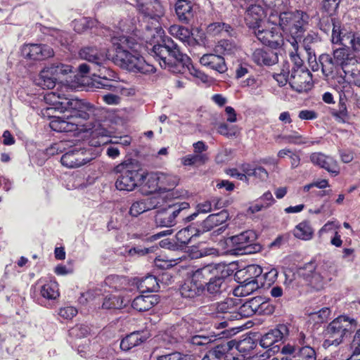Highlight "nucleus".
Listing matches in <instances>:
<instances>
[{"label":"nucleus","instance_id":"obj_53","mask_svg":"<svg viewBox=\"0 0 360 360\" xmlns=\"http://www.w3.org/2000/svg\"><path fill=\"white\" fill-rule=\"evenodd\" d=\"M143 292H155L160 288L159 283L155 276L150 275L143 278L140 283Z\"/></svg>","mask_w":360,"mask_h":360},{"label":"nucleus","instance_id":"obj_7","mask_svg":"<svg viewBox=\"0 0 360 360\" xmlns=\"http://www.w3.org/2000/svg\"><path fill=\"white\" fill-rule=\"evenodd\" d=\"M115 172L118 174L115 187L119 191H132L143 181L144 173L139 162L129 159L117 165Z\"/></svg>","mask_w":360,"mask_h":360},{"label":"nucleus","instance_id":"obj_2","mask_svg":"<svg viewBox=\"0 0 360 360\" xmlns=\"http://www.w3.org/2000/svg\"><path fill=\"white\" fill-rule=\"evenodd\" d=\"M111 42L114 54L113 63L122 69L133 73L149 75L155 72L153 65L147 63L139 53L143 42V37L134 39L130 36H112Z\"/></svg>","mask_w":360,"mask_h":360},{"label":"nucleus","instance_id":"obj_62","mask_svg":"<svg viewBox=\"0 0 360 360\" xmlns=\"http://www.w3.org/2000/svg\"><path fill=\"white\" fill-rule=\"evenodd\" d=\"M255 347V342L250 337L245 338L238 342L236 345L237 349L242 353L247 354Z\"/></svg>","mask_w":360,"mask_h":360},{"label":"nucleus","instance_id":"obj_52","mask_svg":"<svg viewBox=\"0 0 360 360\" xmlns=\"http://www.w3.org/2000/svg\"><path fill=\"white\" fill-rule=\"evenodd\" d=\"M105 283L111 288L120 290L125 288L127 285V280L124 276L110 275L105 278Z\"/></svg>","mask_w":360,"mask_h":360},{"label":"nucleus","instance_id":"obj_55","mask_svg":"<svg viewBox=\"0 0 360 360\" xmlns=\"http://www.w3.org/2000/svg\"><path fill=\"white\" fill-rule=\"evenodd\" d=\"M155 249V247L143 248L139 245L131 248L129 250H126L124 255L126 257H129L131 258H138L139 257L146 255L150 252H153Z\"/></svg>","mask_w":360,"mask_h":360},{"label":"nucleus","instance_id":"obj_27","mask_svg":"<svg viewBox=\"0 0 360 360\" xmlns=\"http://www.w3.org/2000/svg\"><path fill=\"white\" fill-rule=\"evenodd\" d=\"M178 19L186 24L189 23L194 15L192 3L187 0H178L175 5Z\"/></svg>","mask_w":360,"mask_h":360},{"label":"nucleus","instance_id":"obj_12","mask_svg":"<svg viewBox=\"0 0 360 360\" xmlns=\"http://www.w3.org/2000/svg\"><path fill=\"white\" fill-rule=\"evenodd\" d=\"M275 17L274 15H271L268 22L253 30L254 34L258 40L273 49L281 47L283 44L280 28L276 25L277 20L274 19Z\"/></svg>","mask_w":360,"mask_h":360},{"label":"nucleus","instance_id":"obj_41","mask_svg":"<svg viewBox=\"0 0 360 360\" xmlns=\"http://www.w3.org/2000/svg\"><path fill=\"white\" fill-rule=\"evenodd\" d=\"M239 47L233 40L221 39L214 46V51L218 54L232 55L236 53Z\"/></svg>","mask_w":360,"mask_h":360},{"label":"nucleus","instance_id":"obj_33","mask_svg":"<svg viewBox=\"0 0 360 360\" xmlns=\"http://www.w3.org/2000/svg\"><path fill=\"white\" fill-rule=\"evenodd\" d=\"M206 31L209 35L212 36L226 34L233 37L236 35L234 29L230 25L223 22L210 23L207 27Z\"/></svg>","mask_w":360,"mask_h":360},{"label":"nucleus","instance_id":"obj_63","mask_svg":"<svg viewBox=\"0 0 360 360\" xmlns=\"http://www.w3.org/2000/svg\"><path fill=\"white\" fill-rule=\"evenodd\" d=\"M254 314L255 313L249 306V303L246 301L239 307L238 311L236 310V313H233V315H230V316L231 318H236V320H238L242 317H250Z\"/></svg>","mask_w":360,"mask_h":360},{"label":"nucleus","instance_id":"obj_11","mask_svg":"<svg viewBox=\"0 0 360 360\" xmlns=\"http://www.w3.org/2000/svg\"><path fill=\"white\" fill-rule=\"evenodd\" d=\"M257 238L255 231L247 230L228 238L226 244L233 250L240 252L241 255L255 254L262 250V245L255 242Z\"/></svg>","mask_w":360,"mask_h":360},{"label":"nucleus","instance_id":"obj_39","mask_svg":"<svg viewBox=\"0 0 360 360\" xmlns=\"http://www.w3.org/2000/svg\"><path fill=\"white\" fill-rule=\"evenodd\" d=\"M155 220L157 226L160 227L170 228L177 223L166 205L158 210Z\"/></svg>","mask_w":360,"mask_h":360},{"label":"nucleus","instance_id":"obj_1","mask_svg":"<svg viewBox=\"0 0 360 360\" xmlns=\"http://www.w3.org/2000/svg\"><path fill=\"white\" fill-rule=\"evenodd\" d=\"M45 101L54 109L64 115L53 116L49 123L51 129L57 132L86 131L90 128L85 122L94 119L96 108L89 103L77 98H61L54 92L45 95Z\"/></svg>","mask_w":360,"mask_h":360},{"label":"nucleus","instance_id":"obj_29","mask_svg":"<svg viewBox=\"0 0 360 360\" xmlns=\"http://www.w3.org/2000/svg\"><path fill=\"white\" fill-rule=\"evenodd\" d=\"M148 338V333L134 331L122 340L120 342V348L124 351H128L143 342Z\"/></svg>","mask_w":360,"mask_h":360},{"label":"nucleus","instance_id":"obj_46","mask_svg":"<svg viewBox=\"0 0 360 360\" xmlns=\"http://www.w3.org/2000/svg\"><path fill=\"white\" fill-rule=\"evenodd\" d=\"M277 139H281L284 143L302 145L309 143V145H314L318 143V141H308L306 138L303 137L297 131L292 132L288 135H278Z\"/></svg>","mask_w":360,"mask_h":360},{"label":"nucleus","instance_id":"obj_36","mask_svg":"<svg viewBox=\"0 0 360 360\" xmlns=\"http://www.w3.org/2000/svg\"><path fill=\"white\" fill-rule=\"evenodd\" d=\"M205 291V285H198L191 279L182 285L180 292L186 298H194L200 296Z\"/></svg>","mask_w":360,"mask_h":360},{"label":"nucleus","instance_id":"obj_49","mask_svg":"<svg viewBox=\"0 0 360 360\" xmlns=\"http://www.w3.org/2000/svg\"><path fill=\"white\" fill-rule=\"evenodd\" d=\"M213 268L212 266H206L195 271L191 276V280L198 285H205V280L210 278Z\"/></svg>","mask_w":360,"mask_h":360},{"label":"nucleus","instance_id":"obj_58","mask_svg":"<svg viewBox=\"0 0 360 360\" xmlns=\"http://www.w3.org/2000/svg\"><path fill=\"white\" fill-rule=\"evenodd\" d=\"M166 197H167V194L165 195V196H162L161 195H157L145 199L144 200L148 211L163 207L165 202L164 199Z\"/></svg>","mask_w":360,"mask_h":360},{"label":"nucleus","instance_id":"obj_13","mask_svg":"<svg viewBox=\"0 0 360 360\" xmlns=\"http://www.w3.org/2000/svg\"><path fill=\"white\" fill-rule=\"evenodd\" d=\"M96 154L91 148H82L75 146L65 152L60 158L61 164L68 168L82 167L91 162Z\"/></svg>","mask_w":360,"mask_h":360},{"label":"nucleus","instance_id":"obj_4","mask_svg":"<svg viewBox=\"0 0 360 360\" xmlns=\"http://www.w3.org/2000/svg\"><path fill=\"white\" fill-rule=\"evenodd\" d=\"M152 51L162 68L176 74L188 72L203 82L207 80V76L193 66L190 58L180 51L170 37H162L160 42L153 46Z\"/></svg>","mask_w":360,"mask_h":360},{"label":"nucleus","instance_id":"obj_9","mask_svg":"<svg viewBox=\"0 0 360 360\" xmlns=\"http://www.w3.org/2000/svg\"><path fill=\"white\" fill-rule=\"evenodd\" d=\"M356 321L346 316H340L331 321L325 330L326 339L323 347L328 348L331 345H339L345 337L349 335L356 328Z\"/></svg>","mask_w":360,"mask_h":360},{"label":"nucleus","instance_id":"obj_16","mask_svg":"<svg viewBox=\"0 0 360 360\" xmlns=\"http://www.w3.org/2000/svg\"><path fill=\"white\" fill-rule=\"evenodd\" d=\"M312 75L307 69L290 70L289 84L295 91L302 93L312 86Z\"/></svg>","mask_w":360,"mask_h":360},{"label":"nucleus","instance_id":"obj_38","mask_svg":"<svg viewBox=\"0 0 360 360\" xmlns=\"http://www.w3.org/2000/svg\"><path fill=\"white\" fill-rule=\"evenodd\" d=\"M356 56H357L350 53L349 49L339 48L333 50L332 57L334 63L342 70L345 68V65H348L349 60L355 58Z\"/></svg>","mask_w":360,"mask_h":360},{"label":"nucleus","instance_id":"obj_17","mask_svg":"<svg viewBox=\"0 0 360 360\" xmlns=\"http://www.w3.org/2000/svg\"><path fill=\"white\" fill-rule=\"evenodd\" d=\"M22 56L32 60H41L53 56L54 52L51 47L46 44H27L21 48Z\"/></svg>","mask_w":360,"mask_h":360},{"label":"nucleus","instance_id":"obj_45","mask_svg":"<svg viewBox=\"0 0 360 360\" xmlns=\"http://www.w3.org/2000/svg\"><path fill=\"white\" fill-rule=\"evenodd\" d=\"M127 301L116 295H107L103 300L102 308L105 309H119L126 306Z\"/></svg>","mask_w":360,"mask_h":360},{"label":"nucleus","instance_id":"obj_20","mask_svg":"<svg viewBox=\"0 0 360 360\" xmlns=\"http://www.w3.org/2000/svg\"><path fill=\"white\" fill-rule=\"evenodd\" d=\"M311 162L328 172L337 176L340 171L337 161L332 157L325 155L321 153H314L310 155Z\"/></svg>","mask_w":360,"mask_h":360},{"label":"nucleus","instance_id":"obj_30","mask_svg":"<svg viewBox=\"0 0 360 360\" xmlns=\"http://www.w3.org/2000/svg\"><path fill=\"white\" fill-rule=\"evenodd\" d=\"M342 70L345 77H348L353 84L360 87V62L357 56L349 60L348 65H345Z\"/></svg>","mask_w":360,"mask_h":360},{"label":"nucleus","instance_id":"obj_64","mask_svg":"<svg viewBox=\"0 0 360 360\" xmlns=\"http://www.w3.org/2000/svg\"><path fill=\"white\" fill-rule=\"evenodd\" d=\"M147 207L144 200H137L132 203L129 213L132 217H138L141 214L147 212Z\"/></svg>","mask_w":360,"mask_h":360},{"label":"nucleus","instance_id":"obj_50","mask_svg":"<svg viewBox=\"0 0 360 360\" xmlns=\"http://www.w3.org/2000/svg\"><path fill=\"white\" fill-rule=\"evenodd\" d=\"M328 28L324 29V32H328L332 29L331 41L333 44H341L343 45L345 33H342L340 26L335 24V19H328Z\"/></svg>","mask_w":360,"mask_h":360},{"label":"nucleus","instance_id":"obj_28","mask_svg":"<svg viewBox=\"0 0 360 360\" xmlns=\"http://www.w3.org/2000/svg\"><path fill=\"white\" fill-rule=\"evenodd\" d=\"M216 313L218 316L224 314L223 318L226 321H233L236 318H231L230 315L236 313L237 309L236 300L233 298H226L222 302H217L214 305Z\"/></svg>","mask_w":360,"mask_h":360},{"label":"nucleus","instance_id":"obj_6","mask_svg":"<svg viewBox=\"0 0 360 360\" xmlns=\"http://www.w3.org/2000/svg\"><path fill=\"white\" fill-rule=\"evenodd\" d=\"M335 273L336 269L331 262H323L319 265L309 262L299 270V275L305 283L316 291L322 290Z\"/></svg>","mask_w":360,"mask_h":360},{"label":"nucleus","instance_id":"obj_34","mask_svg":"<svg viewBox=\"0 0 360 360\" xmlns=\"http://www.w3.org/2000/svg\"><path fill=\"white\" fill-rule=\"evenodd\" d=\"M229 219L226 210H221L218 213L210 214L202 222V227L205 231H210L219 225L223 224Z\"/></svg>","mask_w":360,"mask_h":360},{"label":"nucleus","instance_id":"obj_32","mask_svg":"<svg viewBox=\"0 0 360 360\" xmlns=\"http://www.w3.org/2000/svg\"><path fill=\"white\" fill-rule=\"evenodd\" d=\"M225 278L222 276H214L209 278L205 285V290L212 295L221 294L226 288Z\"/></svg>","mask_w":360,"mask_h":360},{"label":"nucleus","instance_id":"obj_56","mask_svg":"<svg viewBox=\"0 0 360 360\" xmlns=\"http://www.w3.org/2000/svg\"><path fill=\"white\" fill-rule=\"evenodd\" d=\"M243 172L248 176H255L262 181L266 179L269 176L266 170L262 167L252 168L249 165H246L243 167Z\"/></svg>","mask_w":360,"mask_h":360},{"label":"nucleus","instance_id":"obj_51","mask_svg":"<svg viewBox=\"0 0 360 360\" xmlns=\"http://www.w3.org/2000/svg\"><path fill=\"white\" fill-rule=\"evenodd\" d=\"M172 217L177 220L178 217H184L185 213L190 207L189 203L187 202H175L166 205Z\"/></svg>","mask_w":360,"mask_h":360},{"label":"nucleus","instance_id":"obj_59","mask_svg":"<svg viewBox=\"0 0 360 360\" xmlns=\"http://www.w3.org/2000/svg\"><path fill=\"white\" fill-rule=\"evenodd\" d=\"M207 160L205 154L188 155L182 158V163L185 166H191L197 163H205Z\"/></svg>","mask_w":360,"mask_h":360},{"label":"nucleus","instance_id":"obj_35","mask_svg":"<svg viewBox=\"0 0 360 360\" xmlns=\"http://www.w3.org/2000/svg\"><path fill=\"white\" fill-rule=\"evenodd\" d=\"M159 176V185H160V192L165 193L169 191H172L179 184V178L178 176L165 174L163 172H158Z\"/></svg>","mask_w":360,"mask_h":360},{"label":"nucleus","instance_id":"obj_22","mask_svg":"<svg viewBox=\"0 0 360 360\" xmlns=\"http://www.w3.org/2000/svg\"><path fill=\"white\" fill-rule=\"evenodd\" d=\"M138 22L139 19L136 16L128 15L118 22V27L122 32L128 34L127 36H130L134 39H139V37L144 36V32H141L138 29Z\"/></svg>","mask_w":360,"mask_h":360},{"label":"nucleus","instance_id":"obj_23","mask_svg":"<svg viewBox=\"0 0 360 360\" xmlns=\"http://www.w3.org/2000/svg\"><path fill=\"white\" fill-rule=\"evenodd\" d=\"M252 60L257 65L270 66L278 62V56L269 49H256L252 53Z\"/></svg>","mask_w":360,"mask_h":360},{"label":"nucleus","instance_id":"obj_19","mask_svg":"<svg viewBox=\"0 0 360 360\" xmlns=\"http://www.w3.org/2000/svg\"><path fill=\"white\" fill-rule=\"evenodd\" d=\"M266 13L262 6L258 4H250L245 11V20L246 25L253 30L266 22L264 19Z\"/></svg>","mask_w":360,"mask_h":360},{"label":"nucleus","instance_id":"obj_47","mask_svg":"<svg viewBox=\"0 0 360 360\" xmlns=\"http://www.w3.org/2000/svg\"><path fill=\"white\" fill-rule=\"evenodd\" d=\"M169 32L183 42L188 43L192 38L190 30L179 25H171L169 27Z\"/></svg>","mask_w":360,"mask_h":360},{"label":"nucleus","instance_id":"obj_18","mask_svg":"<svg viewBox=\"0 0 360 360\" xmlns=\"http://www.w3.org/2000/svg\"><path fill=\"white\" fill-rule=\"evenodd\" d=\"M107 133V130L100 127L94 129L91 132V136L89 141V146L96 148L111 142L113 143L120 144L122 146H127L131 143V139L129 136H120L116 138L114 141H112V140L109 139Z\"/></svg>","mask_w":360,"mask_h":360},{"label":"nucleus","instance_id":"obj_26","mask_svg":"<svg viewBox=\"0 0 360 360\" xmlns=\"http://www.w3.org/2000/svg\"><path fill=\"white\" fill-rule=\"evenodd\" d=\"M159 302L160 297L157 295H141L134 299L131 307L138 311H146L158 304Z\"/></svg>","mask_w":360,"mask_h":360},{"label":"nucleus","instance_id":"obj_40","mask_svg":"<svg viewBox=\"0 0 360 360\" xmlns=\"http://www.w3.org/2000/svg\"><path fill=\"white\" fill-rule=\"evenodd\" d=\"M58 82L56 77L52 75L46 67L39 73L38 78L36 79V84L43 89H53Z\"/></svg>","mask_w":360,"mask_h":360},{"label":"nucleus","instance_id":"obj_57","mask_svg":"<svg viewBox=\"0 0 360 360\" xmlns=\"http://www.w3.org/2000/svg\"><path fill=\"white\" fill-rule=\"evenodd\" d=\"M94 25V20L90 18H81L73 21L74 30L79 33L92 27Z\"/></svg>","mask_w":360,"mask_h":360},{"label":"nucleus","instance_id":"obj_54","mask_svg":"<svg viewBox=\"0 0 360 360\" xmlns=\"http://www.w3.org/2000/svg\"><path fill=\"white\" fill-rule=\"evenodd\" d=\"M49 71L52 72V75L56 77L58 81L60 79L61 75H65L72 71V67L61 63H53L46 67Z\"/></svg>","mask_w":360,"mask_h":360},{"label":"nucleus","instance_id":"obj_60","mask_svg":"<svg viewBox=\"0 0 360 360\" xmlns=\"http://www.w3.org/2000/svg\"><path fill=\"white\" fill-rule=\"evenodd\" d=\"M278 277V271L272 268L269 271L262 274V282H261V288L264 286H270L272 285L277 279Z\"/></svg>","mask_w":360,"mask_h":360},{"label":"nucleus","instance_id":"obj_43","mask_svg":"<svg viewBox=\"0 0 360 360\" xmlns=\"http://www.w3.org/2000/svg\"><path fill=\"white\" fill-rule=\"evenodd\" d=\"M343 41V46H348L352 49L353 52L360 54V32H345Z\"/></svg>","mask_w":360,"mask_h":360},{"label":"nucleus","instance_id":"obj_3","mask_svg":"<svg viewBox=\"0 0 360 360\" xmlns=\"http://www.w3.org/2000/svg\"><path fill=\"white\" fill-rule=\"evenodd\" d=\"M111 42L114 54L113 63L122 69L133 73L149 75L155 72L153 65L147 63L139 53L143 42V37L134 39L130 36H112Z\"/></svg>","mask_w":360,"mask_h":360},{"label":"nucleus","instance_id":"obj_8","mask_svg":"<svg viewBox=\"0 0 360 360\" xmlns=\"http://www.w3.org/2000/svg\"><path fill=\"white\" fill-rule=\"evenodd\" d=\"M276 16L281 28L291 35L292 39L291 44L295 49H297L298 41L301 40L306 30L309 20L308 15L303 11H296L283 12L278 16Z\"/></svg>","mask_w":360,"mask_h":360},{"label":"nucleus","instance_id":"obj_48","mask_svg":"<svg viewBox=\"0 0 360 360\" xmlns=\"http://www.w3.org/2000/svg\"><path fill=\"white\" fill-rule=\"evenodd\" d=\"M40 293L45 299L56 300L60 295L58 283L52 281L46 283L41 286Z\"/></svg>","mask_w":360,"mask_h":360},{"label":"nucleus","instance_id":"obj_5","mask_svg":"<svg viewBox=\"0 0 360 360\" xmlns=\"http://www.w3.org/2000/svg\"><path fill=\"white\" fill-rule=\"evenodd\" d=\"M136 7L146 20H152L151 26L145 25L143 39L146 43L155 42V38L163 33L159 20L165 15L164 7L159 0H136Z\"/></svg>","mask_w":360,"mask_h":360},{"label":"nucleus","instance_id":"obj_15","mask_svg":"<svg viewBox=\"0 0 360 360\" xmlns=\"http://www.w3.org/2000/svg\"><path fill=\"white\" fill-rule=\"evenodd\" d=\"M281 353L286 356L281 360H316V352L309 345L295 346L288 344L281 348Z\"/></svg>","mask_w":360,"mask_h":360},{"label":"nucleus","instance_id":"obj_44","mask_svg":"<svg viewBox=\"0 0 360 360\" xmlns=\"http://www.w3.org/2000/svg\"><path fill=\"white\" fill-rule=\"evenodd\" d=\"M314 233L313 229L307 221H304L297 224L293 230L295 237L301 240H309Z\"/></svg>","mask_w":360,"mask_h":360},{"label":"nucleus","instance_id":"obj_37","mask_svg":"<svg viewBox=\"0 0 360 360\" xmlns=\"http://www.w3.org/2000/svg\"><path fill=\"white\" fill-rule=\"evenodd\" d=\"M159 176L158 172H150L144 174L146 181L142 186V193L148 195L155 192H160Z\"/></svg>","mask_w":360,"mask_h":360},{"label":"nucleus","instance_id":"obj_25","mask_svg":"<svg viewBox=\"0 0 360 360\" xmlns=\"http://www.w3.org/2000/svg\"><path fill=\"white\" fill-rule=\"evenodd\" d=\"M97 66L99 67L98 73L94 75L99 79L97 82L98 84L103 89L115 91L116 89L115 83H116V82L114 80V72L105 66H102V64Z\"/></svg>","mask_w":360,"mask_h":360},{"label":"nucleus","instance_id":"obj_10","mask_svg":"<svg viewBox=\"0 0 360 360\" xmlns=\"http://www.w3.org/2000/svg\"><path fill=\"white\" fill-rule=\"evenodd\" d=\"M262 273V267L256 264L248 265L238 271L236 278L240 285L235 290L236 295L246 296L260 288Z\"/></svg>","mask_w":360,"mask_h":360},{"label":"nucleus","instance_id":"obj_61","mask_svg":"<svg viewBox=\"0 0 360 360\" xmlns=\"http://www.w3.org/2000/svg\"><path fill=\"white\" fill-rule=\"evenodd\" d=\"M212 210V203L210 201H205L197 205V211L186 216V219L188 221L193 220L199 213H207Z\"/></svg>","mask_w":360,"mask_h":360},{"label":"nucleus","instance_id":"obj_31","mask_svg":"<svg viewBox=\"0 0 360 360\" xmlns=\"http://www.w3.org/2000/svg\"><path fill=\"white\" fill-rule=\"evenodd\" d=\"M319 62L321 66V71L326 77H333L334 74L338 72V70L340 69L334 63L332 56L328 53L320 55Z\"/></svg>","mask_w":360,"mask_h":360},{"label":"nucleus","instance_id":"obj_21","mask_svg":"<svg viewBox=\"0 0 360 360\" xmlns=\"http://www.w3.org/2000/svg\"><path fill=\"white\" fill-rule=\"evenodd\" d=\"M79 57L95 65H100L105 60V49H98L96 46H87L82 48L79 52Z\"/></svg>","mask_w":360,"mask_h":360},{"label":"nucleus","instance_id":"obj_24","mask_svg":"<svg viewBox=\"0 0 360 360\" xmlns=\"http://www.w3.org/2000/svg\"><path fill=\"white\" fill-rule=\"evenodd\" d=\"M201 65L216 70L219 73H224L227 70L224 58L217 54H204L200 59Z\"/></svg>","mask_w":360,"mask_h":360},{"label":"nucleus","instance_id":"obj_42","mask_svg":"<svg viewBox=\"0 0 360 360\" xmlns=\"http://www.w3.org/2000/svg\"><path fill=\"white\" fill-rule=\"evenodd\" d=\"M196 236L197 230L194 227L188 226L179 231L175 238L178 245L183 248L188 244L193 237Z\"/></svg>","mask_w":360,"mask_h":360},{"label":"nucleus","instance_id":"obj_14","mask_svg":"<svg viewBox=\"0 0 360 360\" xmlns=\"http://www.w3.org/2000/svg\"><path fill=\"white\" fill-rule=\"evenodd\" d=\"M288 328L284 324H280L277 328L270 330L263 335L259 340V345L264 349H268V356L271 354H276L280 350L277 342H281L284 337L288 335Z\"/></svg>","mask_w":360,"mask_h":360}]
</instances>
